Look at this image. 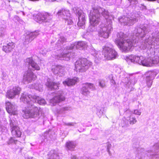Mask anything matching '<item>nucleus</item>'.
I'll list each match as a JSON object with an SVG mask.
<instances>
[{
  "label": "nucleus",
  "instance_id": "nucleus-1",
  "mask_svg": "<svg viewBox=\"0 0 159 159\" xmlns=\"http://www.w3.org/2000/svg\"><path fill=\"white\" fill-rule=\"evenodd\" d=\"M151 35H147L144 41L139 46V48L141 49H147L148 57H146L142 56H139L134 55L127 56L125 57V59L128 64L133 63L147 67L152 66L151 57L155 54L153 48L159 44V33L157 31H155V32H153Z\"/></svg>",
  "mask_w": 159,
  "mask_h": 159
},
{
  "label": "nucleus",
  "instance_id": "nucleus-2",
  "mask_svg": "<svg viewBox=\"0 0 159 159\" xmlns=\"http://www.w3.org/2000/svg\"><path fill=\"white\" fill-rule=\"evenodd\" d=\"M100 13L105 18V20L102 22L99 25L98 36L100 37L107 39L113 30L111 21L112 17L109 15L107 11L99 7H93L90 14V23L91 25H98L100 20Z\"/></svg>",
  "mask_w": 159,
  "mask_h": 159
},
{
  "label": "nucleus",
  "instance_id": "nucleus-3",
  "mask_svg": "<svg viewBox=\"0 0 159 159\" xmlns=\"http://www.w3.org/2000/svg\"><path fill=\"white\" fill-rule=\"evenodd\" d=\"M148 31V29L145 26H141L137 27L134 30L132 40L129 39L127 35L122 32L118 33L115 42L118 47L122 51L127 52L132 46H135V43L139 38H142L146 34Z\"/></svg>",
  "mask_w": 159,
  "mask_h": 159
},
{
  "label": "nucleus",
  "instance_id": "nucleus-4",
  "mask_svg": "<svg viewBox=\"0 0 159 159\" xmlns=\"http://www.w3.org/2000/svg\"><path fill=\"white\" fill-rule=\"evenodd\" d=\"M20 100L27 104L25 109L23 110V117L26 119L33 118L38 120L39 115L40 108L34 106L33 103L37 102L40 105H44L46 103L45 100L35 95L32 96L25 93L21 94Z\"/></svg>",
  "mask_w": 159,
  "mask_h": 159
},
{
  "label": "nucleus",
  "instance_id": "nucleus-5",
  "mask_svg": "<svg viewBox=\"0 0 159 159\" xmlns=\"http://www.w3.org/2000/svg\"><path fill=\"white\" fill-rule=\"evenodd\" d=\"M159 150V143H156L152 148V150L145 151L143 148H139L136 150L135 152L136 157L138 159L142 158L146 155L155 157L157 158L159 157V156L157 154V151Z\"/></svg>",
  "mask_w": 159,
  "mask_h": 159
},
{
  "label": "nucleus",
  "instance_id": "nucleus-6",
  "mask_svg": "<svg viewBox=\"0 0 159 159\" xmlns=\"http://www.w3.org/2000/svg\"><path fill=\"white\" fill-rule=\"evenodd\" d=\"M87 45L86 43L83 41L76 42L71 44L69 47H68L66 49H64L62 53L57 55V56L62 60L68 61L70 59V52L68 51V49H83L86 47Z\"/></svg>",
  "mask_w": 159,
  "mask_h": 159
},
{
  "label": "nucleus",
  "instance_id": "nucleus-7",
  "mask_svg": "<svg viewBox=\"0 0 159 159\" xmlns=\"http://www.w3.org/2000/svg\"><path fill=\"white\" fill-rule=\"evenodd\" d=\"M92 63L83 58L77 60L75 63V70L77 72H85L92 65Z\"/></svg>",
  "mask_w": 159,
  "mask_h": 159
},
{
  "label": "nucleus",
  "instance_id": "nucleus-8",
  "mask_svg": "<svg viewBox=\"0 0 159 159\" xmlns=\"http://www.w3.org/2000/svg\"><path fill=\"white\" fill-rule=\"evenodd\" d=\"M141 17L140 12L139 11L132 15L130 17L123 16L120 18L118 20L121 24H123L124 25H131L137 21L138 18Z\"/></svg>",
  "mask_w": 159,
  "mask_h": 159
},
{
  "label": "nucleus",
  "instance_id": "nucleus-9",
  "mask_svg": "<svg viewBox=\"0 0 159 159\" xmlns=\"http://www.w3.org/2000/svg\"><path fill=\"white\" fill-rule=\"evenodd\" d=\"M102 53L105 59L107 60H112L118 57L117 52L110 45L109 46L106 45L103 47Z\"/></svg>",
  "mask_w": 159,
  "mask_h": 159
},
{
  "label": "nucleus",
  "instance_id": "nucleus-10",
  "mask_svg": "<svg viewBox=\"0 0 159 159\" xmlns=\"http://www.w3.org/2000/svg\"><path fill=\"white\" fill-rule=\"evenodd\" d=\"M21 90V88L18 86H13L12 88L8 90L6 96L9 99L14 98L16 96L19 95Z\"/></svg>",
  "mask_w": 159,
  "mask_h": 159
},
{
  "label": "nucleus",
  "instance_id": "nucleus-11",
  "mask_svg": "<svg viewBox=\"0 0 159 159\" xmlns=\"http://www.w3.org/2000/svg\"><path fill=\"white\" fill-rule=\"evenodd\" d=\"M50 15L47 12L39 13L36 16L35 20L39 23L46 22L51 19L52 16Z\"/></svg>",
  "mask_w": 159,
  "mask_h": 159
},
{
  "label": "nucleus",
  "instance_id": "nucleus-12",
  "mask_svg": "<svg viewBox=\"0 0 159 159\" xmlns=\"http://www.w3.org/2000/svg\"><path fill=\"white\" fill-rule=\"evenodd\" d=\"M39 34L38 31L34 32L28 31L24 35V41L23 43L25 45H27L30 43Z\"/></svg>",
  "mask_w": 159,
  "mask_h": 159
},
{
  "label": "nucleus",
  "instance_id": "nucleus-13",
  "mask_svg": "<svg viewBox=\"0 0 159 159\" xmlns=\"http://www.w3.org/2000/svg\"><path fill=\"white\" fill-rule=\"evenodd\" d=\"M17 122L14 120L10 119V125L11 127L12 135L16 137H20L21 135V132L19 128L16 125Z\"/></svg>",
  "mask_w": 159,
  "mask_h": 159
},
{
  "label": "nucleus",
  "instance_id": "nucleus-14",
  "mask_svg": "<svg viewBox=\"0 0 159 159\" xmlns=\"http://www.w3.org/2000/svg\"><path fill=\"white\" fill-rule=\"evenodd\" d=\"M72 10L75 13L78 14L79 16L78 26L82 27L85 23V15L77 7H74Z\"/></svg>",
  "mask_w": 159,
  "mask_h": 159
},
{
  "label": "nucleus",
  "instance_id": "nucleus-15",
  "mask_svg": "<svg viewBox=\"0 0 159 159\" xmlns=\"http://www.w3.org/2000/svg\"><path fill=\"white\" fill-rule=\"evenodd\" d=\"M88 88L93 90L95 89V87L93 84L86 83L83 85L81 89V93L83 95L88 96H89L90 92Z\"/></svg>",
  "mask_w": 159,
  "mask_h": 159
},
{
  "label": "nucleus",
  "instance_id": "nucleus-16",
  "mask_svg": "<svg viewBox=\"0 0 159 159\" xmlns=\"http://www.w3.org/2000/svg\"><path fill=\"white\" fill-rule=\"evenodd\" d=\"M36 78V76L33 72L30 70H29L24 74L23 81L25 84L28 83L34 80Z\"/></svg>",
  "mask_w": 159,
  "mask_h": 159
},
{
  "label": "nucleus",
  "instance_id": "nucleus-17",
  "mask_svg": "<svg viewBox=\"0 0 159 159\" xmlns=\"http://www.w3.org/2000/svg\"><path fill=\"white\" fill-rule=\"evenodd\" d=\"M157 74V72L154 71H149L146 72V81L148 87L150 88L152 84V80Z\"/></svg>",
  "mask_w": 159,
  "mask_h": 159
},
{
  "label": "nucleus",
  "instance_id": "nucleus-18",
  "mask_svg": "<svg viewBox=\"0 0 159 159\" xmlns=\"http://www.w3.org/2000/svg\"><path fill=\"white\" fill-rule=\"evenodd\" d=\"M6 108L7 112L11 115H16L17 114L16 105L8 101L6 102Z\"/></svg>",
  "mask_w": 159,
  "mask_h": 159
},
{
  "label": "nucleus",
  "instance_id": "nucleus-19",
  "mask_svg": "<svg viewBox=\"0 0 159 159\" xmlns=\"http://www.w3.org/2000/svg\"><path fill=\"white\" fill-rule=\"evenodd\" d=\"M124 112L126 113H128L125 116L128 122L130 124H135L137 120L134 116V115L130 112L129 109V107H127L124 110Z\"/></svg>",
  "mask_w": 159,
  "mask_h": 159
},
{
  "label": "nucleus",
  "instance_id": "nucleus-20",
  "mask_svg": "<svg viewBox=\"0 0 159 159\" xmlns=\"http://www.w3.org/2000/svg\"><path fill=\"white\" fill-rule=\"evenodd\" d=\"M57 15L64 20L68 19V18L71 16L69 10L65 8H62L59 10Z\"/></svg>",
  "mask_w": 159,
  "mask_h": 159
},
{
  "label": "nucleus",
  "instance_id": "nucleus-21",
  "mask_svg": "<svg viewBox=\"0 0 159 159\" xmlns=\"http://www.w3.org/2000/svg\"><path fill=\"white\" fill-rule=\"evenodd\" d=\"M52 71L54 74H58L60 76L64 75L66 73L64 67L60 65L57 66L54 68H52Z\"/></svg>",
  "mask_w": 159,
  "mask_h": 159
},
{
  "label": "nucleus",
  "instance_id": "nucleus-22",
  "mask_svg": "<svg viewBox=\"0 0 159 159\" xmlns=\"http://www.w3.org/2000/svg\"><path fill=\"white\" fill-rule=\"evenodd\" d=\"M65 99V97L61 93H59L53 98L51 99L50 102L52 105L54 106L56 104Z\"/></svg>",
  "mask_w": 159,
  "mask_h": 159
},
{
  "label": "nucleus",
  "instance_id": "nucleus-23",
  "mask_svg": "<svg viewBox=\"0 0 159 159\" xmlns=\"http://www.w3.org/2000/svg\"><path fill=\"white\" fill-rule=\"evenodd\" d=\"M15 47V43L13 42H10L3 46L2 50L6 53H8L12 51Z\"/></svg>",
  "mask_w": 159,
  "mask_h": 159
},
{
  "label": "nucleus",
  "instance_id": "nucleus-24",
  "mask_svg": "<svg viewBox=\"0 0 159 159\" xmlns=\"http://www.w3.org/2000/svg\"><path fill=\"white\" fill-rule=\"evenodd\" d=\"M79 81V79L77 77H75L72 79L67 78L63 82V83L65 86L67 85L69 86L75 84Z\"/></svg>",
  "mask_w": 159,
  "mask_h": 159
},
{
  "label": "nucleus",
  "instance_id": "nucleus-25",
  "mask_svg": "<svg viewBox=\"0 0 159 159\" xmlns=\"http://www.w3.org/2000/svg\"><path fill=\"white\" fill-rule=\"evenodd\" d=\"M59 83H55L53 82L49 79H48L47 82L46 84V86L51 90L57 89L59 87Z\"/></svg>",
  "mask_w": 159,
  "mask_h": 159
},
{
  "label": "nucleus",
  "instance_id": "nucleus-26",
  "mask_svg": "<svg viewBox=\"0 0 159 159\" xmlns=\"http://www.w3.org/2000/svg\"><path fill=\"white\" fill-rule=\"evenodd\" d=\"M26 62L30 65L34 70H39L40 68L38 65L32 60V58H28L26 60Z\"/></svg>",
  "mask_w": 159,
  "mask_h": 159
},
{
  "label": "nucleus",
  "instance_id": "nucleus-27",
  "mask_svg": "<svg viewBox=\"0 0 159 159\" xmlns=\"http://www.w3.org/2000/svg\"><path fill=\"white\" fill-rule=\"evenodd\" d=\"M50 157L48 159H59L58 150H52L49 153Z\"/></svg>",
  "mask_w": 159,
  "mask_h": 159
},
{
  "label": "nucleus",
  "instance_id": "nucleus-28",
  "mask_svg": "<svg viewBox=\"0 0 159 159\" xmlns=\"http://www.w3.org/2000/svg\"><path fill=\"white\" fill-rule=\"evenodd\" d=\"M91 54L95 57V61L97 63H98L99 60L102 59V57L100 54V52L97 51L96 50H94L92 52Z\"/></svg>",
  "mask_w": 159,
  "mask_h": 159
},
{
  "label": "nucleus",
  "instance_id": "nucleus-29",
  "mask_svg": "<svg viewBox=\"0 0 159 159\" xmlns=\"http://www.w3.org/2000/svg\"><path fill=\"white\" fill-rule=\"evenodd\" d=\"M76 144L75 142L69 141L66 142V146L68 150H73L76 146Z\"/></svg>",
  "mask_w": 159,
  "mask_h": 159
},
{
  "label": "nucleus",
  "instance_id": "nucleus-30",
  "mask_svg": "<svg viewBox=\"0 0 159 159\" xmlns=\"http://www.w3.org/2000/svg\"><path fill=\"white\" fill-rule=\"evenodd\" d=\"M29 87L31 89H34L40 92L42 91L43 90L42 85L41 84H33L32 85H30Z\"/></svg>",
  "mask_w": 159,
  "mask_h": 159
},
{
  "label": "nucleus",
  "instance_id": "nucleus-31",
  "mask_svg": "<svg viewBox=\"0 0 159 159\" xmlns=\"http://www.w3.org/2000/svg\"><path fill=\"white\" fill-rule=\"evenodd\" d=\"M127 120L126 117H124L122 119L120 124L122 127L125 128L129 126V124Z\"/></svg>",
  "mask_w": 159,
  "mask_h": 159
},
{
  "label": "nucleus",
  "instance_id": "nucleus-32",
  "mask_svg": "<svg viewBox=\"0 0 159 159\" xmlns=\"http://www.w3.org/2000/svg\"><path fill=\"white\" fill-rule=\"evenodd\" d=\"M151 61L152 64V66L156 65H159V57L155 56L152 59H151Z\"/></svg>",
  "mask_w": 159,
  "mask_h": 159
},
{
  "label": "nucleus",
  "instance_id": "nucleus-33",
  "mask_svg": "<svg viewBox=\"0 0 159 159\" xmlns=\"http://www.w3.org/2000/svg\"><path fill=\"white\" fill-rule=\"evenodd\" d=\"M97 25H91L90 24V25L88 28L87 30V32H93L96 30V26Z\"/></svg>",
  "mask_w": 159,
  "mask_h": 159
},
{
  "label": "nucleus",
  "instance_id": "nucleus-34",
  "mask_svg": "<svg viewBox=\"0 0 159 159\" xmlns=\"http://www.w3.org/2000/svg\"><path fill=\"white\" fill-rule=\"evenodd\" d=\"M66 41L65 38L63 36H61L58 39L57 41V46H60L62 44Z\"/></svg>",
  "mask_w": 159,
  "mask_h": 159
},
{
  "label": "nucleus",
  "instance_id": "nucleus-35",
  "mask_svg": "<svg viewBox=\"0 0 159 159\" xmlns=\"http://www.w3.org/2000/svg\"><path fill=\"white\" fill-rule=\"evenodd\" d=\"M99 86L101 88H104L105 86V80L103 79H100L99 80Z\"/></svg>",
  "mask_w": 159,
  "mask_h": 159
},
{
  "label": "nucleus",
  "instance_id": "nucleus-36",
  "mask_svg": "<svg viewBox=\"0 0 159 159\" xmlns=\"http://www.w3.org/2000/svg\"><path fill=\"white\" fill-rule=\"evenodd\" d=\"M69 108L68 107H63L58 111V113L59 114H63L66 112V111L68 110Z\"/></svg>",
  "mask_w": 159,
  "mask_h": 159
},
{
  "label": "nucleus",
  "instance_id": "nucleus-37",
  "mask_svg": "<svg viewBox=\"0 0 159 159\" xmlns=\"http://www.w3.org/2000/svg\"><path fill=\"white\" fill-rule=\"evenodd\" d=\"M108 79L110 80L111 85H114L116 84V82L113 79L112 75H110L108 77Z\"/></svg>",
  "mask_w": 159,
  "mask_h": 159
},
{
  "label": "nucleus",
  "instance_id": "nucleus-38",
  "mask_svg": "<svg viewBox=\"0 0 159 159\" xmlns=\"http://www.w3.org/2000/svg\"><path fill=\"white\" fill-rule=\"evenodd\" d=\"M17 142V140H15L13 138H11L7 142V143L8 144H12L14 143L16 144Z\"/></svg>",
  "mask_w": 159,
  "mask_h": 159
},
{
  "label": "nucleus",
  "instance_id": "nucleus-39",
  "mask_svg": "<svg viewBox=\"0 0 159 159\" xmlns=\"http://www.w3.org/2000/svg\"><path fill=\"white\" fill-rule=\"evenodd\" d=\"M5 33V29L3 27H0V37L3 36Z\"/></svg>",
  "mask_w": 159,
  "mask_h": 159
},
{
  "label": "nucleus",
  "instance_id": "nucleus-40",
  "mask_svg": "<svg viewBox=\"0 0 159 159\" xmlns=\"http://www.w3.org/2000/svg\"><path fill=\"white\" fill-rule=\"evenodd\" d=\"M103 110H102L101 109H98L97 112V114L98 115L99 117H100L102 116V115L103 114Z\"/></svg>",
  "mask_w": 159,
  "mask_h": 159
},
{
  "label": "nucleus",
  "instance_id": "nucleus-41",
  "mask_svg": "<svg viewBox=\"0 0 159 159\" xmlns=\"http://www.w3.org/2000/svg\"><path fill=\"white\" fill-rule=\"evenodd\" d=\"M39 52L41 54H42L43 55H44L46 54L47 51L45 48L43 49L42 48L40 49Z\"/></svg>",
  "mask_w": 159,
  "mask_h": 159
},
{
  "label": "nucleus",
  "instance_id": "nucleus-42",
  "mask_svg": "<svg viewBox=\"0 0 159 159\" xmlns=\"http://www.w3.org/2000/svg\"><path fill=\"white\" fill-rule=\"evenodd\" d=\"M71 18L70 17L69 18H68V19L65 20L66 21V22H67L68 24L71 25L72 24L73 22Z\"/></svg>",
  "mask_w": 159,
  "mask_h": 159
},
{
  "label": "nucleus",
  "instance_id": "nucleus-43",
  "mask_svg": "<svg viewBox=\"0 0 159 159\" xmlns=\"http://www.w3.org/2000/svg\"><path fill=\"white\" fill-rule=\"evenodd\" d=\"M76 123L75 122H70L68 123H65V125L67 126H75Z\"/></svg>",
  "mask_w": 159,
  "mask_h": 159
},
{
  "label": "nucleus",
  "instance_id": "nucleus-44",
  "mask_svg": "<svg viewBox=\"0 0 159 159\" xmlns=\"http://www.w3.org/2000/svg\"><path fill=\"white\" fill-rule=\"evenodd\" d=\"M134 113L136 115H140L141 114V112L140 111L138 110H134Z\"/></svg>",
  "mask_w": 159,
  "mask_h": 159
},
{
  "label": "nucleus",
  "instance_id": "nucleus-45",
  "mask_svg": "<svg viewBox=\"0 0 159 159\" xmlns=\"http://www.w3.org/2000/svg\"><path fill=\"white\" fill-rule=\"evenodd\" d=\"M7 77V76L6 75V74L5 73H3L2 77V79L6 80Z\"/></svg>",
  "mask_w": 159,
  "mask_h": 159
},
{
  "label": "nucleus",
  "instance_id": "nucleus-46",
  "mask_svg": "<svg viewBox=\"0 0 159 159\" xmlns=\"http://www.w3.org/2000/svg\"><path fill=\"white\" fill-rule=\"evenodd\" d=\"M140 8V9L142 10H146V7L143 5H141Z\"/></svg>",
  "mask_w": 159,
  "mask_h": 159
},
{
  "label": "nucleus",
  "instance_id": "nucleus-47",
  "mask_svg": "<svg viewBox=\"0 0 159 159\" xmlns=\"http://www.w3.org/2000/svg\"><path fill=\"white\" fill-rule=\"evenodd\" d=\"M111 147V145L108 144L107 145V151L108 152V153L110 155V153L109 151V148Z\"/></svg>",
  "mask_w": 159,
  "mask_h": 159
},
{
  "label": "nucleus",
  "instance_id": "nucleus-48",
  "mask_svg": "<svg viewBox=\"0 0 159 159\" xmlns=\"http://www.w3.org/2000/svg\"><path fill=\"white\" fill-rule=\"evenodd\" d=\"M71 159H76V157L75 156L72 155L70 157Z\"/></svg>",
  "mask_w": 159,
  "mask_h": 159
},
{
  "label": "nucleus",
  "instance_id": "nucleus-49",
  "mask_svg": "<svg viewBox=\"0 0 159 159\" xmlns=\"http://www.w3.org/2000/svg\"><path fill=\"white\" fill-rule=\"evenodd\" d=\"M47 2H53L57 1V0H45Z\"/></svg>",
  "mask_w": 159,
  "mask_h": 159
},
{
  "label": "nucleus",
  "instance_id": "nucleus-50",
  "mask_svg": "<svg viewBox=\"0 0 159 159\" xmlns=\"http://www.w3.org/2000/svg\"><path fill=\"white\" fill-rule=\"evenodd\" d=\"M9 2H17V1H16L15 0H11V1H9Z\"/></svg>",
  "mask_w": 159,
  "mask_h": 159
},
{
  "label": "nucleus",
  "instance_id": "nucleus-51",
  "mask_svg": "<svg viewBox=\"0 0 159 159\" xmlns=\"http://www.w3.org/2000/svg\"><path fill=\"white\" fill-rule=\"evenodd\" d=\"M117 70H119L117 72H118V73H120V68H117Z\"/></svg>",
  "mask_w": 159,
  "mask_h": 159
},
{
  "label": "nucleus",
  "instance_id": "nucleus-52",
  "mask_svg": "<svg viewBox=\"0 0 159 159\" xmlns=\"http://www.w3.org/2000/svg\"><path fill=\"white\" fill-rule=\"evenodd\" d=\"M41 62H40V64H41L42 63L43 64L44 61L43 60H40Z\"/></svg>",
  "mask_w": 159,
  "mask_h": 159
},
{
  "label": "nucleus",
  "instance_id": "nucleus-53",
  "mask_svg": "<svg viewBox=\"0 0 159 159\" xmlns=\"http://www.w3.org/2000/svg\"><path fill=\"white\" fill-rule=\"evenodd\" d=\"M77 159H84V158L82 157H80L78 158Z\"/></svg>",
  "mask_w": 159,
  "mask_h": 159
},
{
  "label": "nucleus",
  "instance_id": "nucleus-54",
  "mask_svg": "<svg viewBox=\"0 0 159 159\" xmlns=\"http://www.w3.org/2000/svg\"><path fill=\"white\" fill-rule=\"evenodd\" d=\"M131 76H129V79H131L132 78V77H131Z\"/></svg>",
  "mask_w": 159,
  "mask_h": 159
},
{
  "label": "nucleus",
  "instance_id": "nucleus-55",
  "mask_svg": "<svg viewBox=\"0 0 159 159\" xmlns=\"http://www.w3.org/2000/svg\"><path fill=\"white\" fill-rule=\"evenodd\" d=\"M23 139H24V140H25V137H24V138H23Z\"/></svg>",
  "mask_w": 159,
  "mask_h": 159
}]
</instances>
